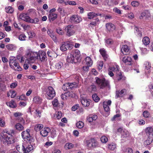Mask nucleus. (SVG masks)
Returning <instances> with one entry per match:
<instances>
[{
  "instance_id": "bf43d9fd",
  "label": "nucleus",
  "mask_w": 153,
  "mask_h": 153,
  "mask_svg": "<svg viewBox=\"0 0 153 153\" xmlns=\"http://www.w3.org/2000/svg\"><path fill=\"white\" fill-rule=\"evenodd\" d=\"M39 22V20L37 18H35L33 19H31L30 18L29 22L34 23H38Z\"/></svg>"
},
{
  "instance_id": "e433bc0d",
  "label": "nucleus",
  "mask_w": 153,
  "mask_h": 153,
  "mask_svg": "<svg viewBox=\"0 0 153 153\" xmlns=\"http://www.w3.org/2000/svg\"><path fill=\"white\" fill-rule=\"evenodd\" d=\"M107 147L110 150H114L116 148V145L114 143H112L109 144L107 146Z\"/></svg>"
},
{
  "instance_id": "a18cd8bd",
  "label": "nucleus",
  "mask_w": 153,
  "mask_h": 153,
  "mask_svg": "<svg viewBox=\"0 0 153 153\" xmlns=\"http://www.w3.org/2000/svg\"><path fill=\"white\" fill-rule=\"evenodd\" d=\"M105 40V45L108 47L109 46V45L113 43V41L111 39H106Z\"/></svg>"
},
{
  "instance_id": "680f3d73",
  "label": "nucleus",
  "mask_w": 153,
  "mask_h": 153,
  "mask_svg": "<svg viewBox=\"0 0 153 153\" xmlns=\"http://www.w3.org/2000/svg\"><path fill=\"white\" fill-rule=\"evenodd\" d=\"M52 104L54 107H57L59 104L58 100L57 99H55L52 101Z\"/></svg>"
},
{
  "instance_id": "dca6fc26",
  "label": "nucleus",
  "mask_w": 153,
  "mask_h": 153,
  "mask_svg": "<svg viewBox=\"0 0 153 153\" xmlns=\"http://www.w3.org/2000/svg\"><path fill=\"white\" fill-rule=\"evenodd\" d=\"M111 103V100L105 101L103 102V106L105 111L106 112H108L109 111V106L110 105Z\"/></svg>"
},
{
  "instance_id": "f03ea898",
  "label": "nucleus",
  "mask_w": 153,
  "mask_h": 153,
  "mask_svg": "<svg viewBox=\"0 0 153 153\" xmlns=\"http://www.w3.org/2000/svg\"><path fill=\"white\" fill-rule=\"evenodd\" d=\"M0 138L1 141L5 144H11L14 142V138L9 133L6 132L1 134Z\"/></svg>"
},
{
  "instance_id": "5701e85b",
  "label": "nucleus",
  "mask_w": 153,
  "mask_h": 153,
  "mask_svg": "<svg viewBox=\"0 0 153 153\" xmlns=\"http://www.w3.org/2000/svg\"><path fill=\"white\" fill-rule=\"evenodd\" d=\"M22 115V114L20 112H16L14 113L13 114L14 116L16 117H19V119L17 118V120H18L20 122H22L23 123H25V121L22 118L19 117L21 116Z\"/></svg>"
},
{
  "instance_id": "a878e982",
  "label": "nucleus",
  "mask_w": 153,
  "mask_h": 153,
  "mask_svg": "<svg viewBox=\"0 0 153 153\" xmlns=\"http://www.w3.org/2000/svg\"><path fill=\"white\" fill-rule=\"evenodd\" d=\"M32 112L34 113V116L36 118H39L41 117V112L37 109H35L33 110Z\"/></svg>"
},
{
  "instance_id": "79ce46f5",
  "label": "nucleus",
  "mask_w": 153,
  "mask_h": 153,
  "mask_svg": "<svg viewBox=\"0 0 153 153\" xmlns=\"http://www.w3.org/2000/svg\"><path fill=\"white\" fill-rule=\"evenodd\" d=\"M84 124L82 121H79L76 123V126L77 128H82L84 126Z\"/></svg>"
},
{
  "instance_id": "3c124183",
  "label": "nucleus",
  "mask_w": 153,
  "mask_h": 153,
  "mask_svg": "<svg viewBox=\"0 0 153 153\" xmlns=\"http://www.w3.org/2000/svg\"><path fill=\"white\" fill-rule=\"evenodd\" d=\"M100 140L101 142L103 143H106L108 141V137L105 136H102Z\"/></svg>"
},
{
  "instance_id": "f8f14e48",
  "label": "nucleus",
  "mask_w": 153,
  "mask_h": 153,
  "mask_svg": "<svg viewBox=\"0 0 153 153\" xmlns=\"http://www.w3.org/2000/svg\"><path fill=\"white\" fill-rule=\"evenodd\" d=\"M66 35L69 37L73 35L75 33V30L73 25H69L65 28Z\"/></svg>"
},
{
  "instance_id": "72a5a7b5",
  "label": "nucleus",
  "mask_w": 153,
  "mask_h": 153,
  "mask_svg": "<svg viewBox=\"0 0 153 153\" xmlns=\"http://www.w3.org/2000/svg\"><path fill=\"white\" fill-rule=\"evenodd\" d=\"M43 127V125L42 124H36L34 126V130L36 131H41Z\"/></svg>"
},
{
  "instance_id": "a19ab883",
  "label": "nucleus",
  "mask_w": 153,
  "mask_h": 153,
  "mask_svg": "<svg viewBox=\"0 0 153 153\" xmlns=\"http://www.w3.org/2000/svg\"><path fill=\"white\" fill-rule=\"evenodd\" d=\"M88 18L89 19H92L96 16V13L93 12L88 13L87 14Z\"/></svg>"
},
{
  "instance_id": "4468645a",
  "label": "nucleus",
  "mask_w": 153,
  "mask_h": 153,
  "mask_svg": "<svg viewBox=\"0 0 153 153\" xmlns=\"http://www.w3.org/2000/svg\"><path fill=\"white\" fill-rule=\"evenodd\" d=\"M86 144L89 148L94 147L97 145L96 141L94 139H91L86 141Z\"/></svg>"
},
{
  "instance_id": "c85d7f7f",
  "label": "nucleus",
  "mask_w": 153,
  "mask_h": 153,
  "mask_svg": "<svg viewBox=\"0 0 153 153\" xmlns=\"http://www.w3.org/2000/svg\"><path fill=\"white\" fill-rule=\"evenodd\" d=\"M81 102L82 104L85 107H87L89 105L90 101L85 98H82Z\"/></svg>"
},
{
  "instance_id": "9d476101",
  "label": "nucleus",
  "mask_w": 153,
  "mask_h": 153,
  "mask_svg": "<svg viewBox=\"0 0 153 153\" xmlns=\"http://www.w3.org/2000/svg\"><path fill=\"white\" fill-rule=\"evenodd\" d=\"M30 130L27 129L25 131H23L22 133V136L25 141L27 143L30 142L31 140V137L29 132Z\"/></svg>"
},
{
  "instance_id": "7ed1b4c3",
  "label": "nucleus",
  "mask_w": 153,
  "mask_h": 153,
  "mask_svg": "<svg viewBox=\"0 0 153 153\" xmlns=\"http://www.w3.org/2000/svg\"><path fill=\"white\" fill-rule=\"evenodd\" d=\"M16 58L13 56H11L9 58V62L10 66L12 69L19 71H21L22 68L19 65L18 63L16 60Z\"/></svg>"
},
{
  "instance_id": "de8ad7c7",
  "label": "nucleus",
  "mask_w": 153,
  "mask_h": 153,
  "mask_svg": "<svg viewBox=\"0 0 153 153\" xmlns=\"http://www.w3.org/2000/svg\"><path fill=\"white\" fill-rule=\"evenodd\" d=\"M143 116L146 118H148L150 117V113L147 111H145L143 112Z\"/></svg>"
},
{
  "instance_id": "09e8293b",
  "label": "nucleus",
  "mask_w": 153,
  "mask_h": 153,
  "mask_svg": "<svg viewBox=\"0 0 153 153\" xmlns=\"http://www.w3.org/2000/svg\"><path fill=\"white\" fill-rule=\"evenodd\" d=\"M92 98L96 102H98L100 100V98L96 94L93 95Z\"/></svg>"
},
{
  "instance_id": "f704fd0d",
  "label": "nucleus",
  "mask_w": 153,
  "mask_h": 153,
  "mask_svg": "<svg viewBox=\"0 0 153 153\" xmlns=\"http://www.w3.org/2000/svg\"><path fill=\"white\" fill-rule=\"evenodd\" d=\"M96 86L94 85H90L88 88V91L91 93L95 92L96 91Z\"/></svg>"
},
{
  "instance_id": "f257e3e1",
  "label": "nucleus",
  "mask_w": 153,
  "mask_h": 153,
  "mask_svg": "<svg viewBox=\"0 0 153 153\" xmlns=\"http://www.w3.org/2000/svg\"><path fill=\"white\" fill-rule=\"evenodd\" d=\"M26 62L28 63L35 62L37 59H39L41 62H43L47 59L46 52L43 50H39L35 52L30 49H28L26 53Z\"/></svg>"
},
{
  "instance_id": "c9c22d12",
  "label": "nucleus",
  "mask_w": 153,
  "mask_h": 153,
  "mask_svg": "<svg viewBox=\"0 0 153 153\" xmlns=\"http://www.w3.org/2000/svg\"><path fill=\"white\" fill-rule=\"evenodd\" d=\"M33 101L34 102L37 104H39L42 102V99L39 97H35L33 98Z\"/></svg>"
},
{
  "instance_id": "c756f323",
  "label": "nucleus",
  "mask_w": 153,
  "mask_h": 153,
  "mask_svg": "<svg viewBox=\"0 0 153 153\" xmlns=\"http://www.w3.org/2000/svg\"><path fill=\"white\" fill-rule=\"evenodd\" d=\"M15 128L16 130L19 131H22L24 128L23 126L19 123H16L15 125Z\"/></svg>"
},
{
  "instance_id": "1a4fd4ad",
  "label": "nucleus",
  "mask_w": 153,
  "mask_h": 153,
  "mask_svg": "<svg viewBox=\"0 0 153 153\" xmlns=\"http://www.w3.org/2000/svg\"><path fill=\"white\" fill-rule=\"evenodd\" d=\"M77 87V85L76 82L68 83L64 84L62 87V88L64 91H70L72 88H76Z\"/></svg>"
},
{
  "instance_id": "6e6d98bb",
  "label": "nucleus",
  "mask_w": 153,
  "mask_h": 153,
  "mask_svg": "<svg viewBox=\"0 0 153 153\" xmlns=\"http://www.w3.org/2000/svg\"><path fill=\"white\" fill-rule=\"evenodd\" d=\"M56 117L58 119H60L62 116V113L61 111L56 112L55 113Z\"/></svg>"
},
{
  "instance_id": "4be33fe9",
  "label": "nucleus",
  "mask_w": 153,
  "mask_h": 153,
  "mask_svg": "<svg viewBox=\"0 0 153 153\" xmlns=\"http://www.w3.org/2000/svg\"><path fill=\"white\" fill-rule=\"evenodd\" d=\"M126 94V90L123 89L121 91L116 92V97L117 98L118 97H123Z\"/></svg>"
},
{
  "instance_id": "39448f33",
  "label": "nucleus",
  "mask_w": 153,
  "mask_h": 153,
  "mask_svg": "<svg viewBox=\"0 0 153 153\" xmlns=\"http://www.w3.org/2000/svg\"><path fill=\"white\" fill-rule=\"evenodd\" d=\"M95 79L97 83L101 88L108 86L109 84L108 81L105 80L104 78L101 79L96 77L95 78Z\"/></svg>"
},
{
  "instance_id": "2f4dec72",
  "label": "nucleus",
  "mask_w": 153,
  "mask_h": 153,
  "mask_svg": "<svg viewBox=\"0 0 153 153\" xmlns=\"http://www.w3.org/2000/svg\"><path fill=\"white\" fill-rule=\"evenodd\" d=\"M7 105L10 108H15L16 107L17 105L15 102L13 100H11L10 102H7Z\"/></svg>"
},
{
  "instance_id": "412c9836",
  "label": "nucleus",
  "mask_w": 153,
  "mask_h": 153,
  "mask_svg": "<svg viewBox=\"0 0 153 153\" xmlns=\"http://www.w3.org/2000/svg\"><path fill=\"white\" fill-rule=\"evenodd\" d=\"M122 60L123 62L129 65H132V59L130 56H124L122 59Z\"/></svg>"
},
{
  "instance_id": "a211bd4d",
  "label": "nucleus",
  "mask_w": 153,
  "mask_h": 153,
  "mask_svg": "<svg viewBox=\"0 0 153 153\" xmlns=\"http://www.w3.org/2000/svg\"><path fill=\"white\" fill-rule=\"evenodd\" d=\"M121 52L124 55H127L130 53L129 49L128 47L126 45H124L122 46Z\"/></svg>"
},
{
  "instance_id": "4c0bfd02",
  "label": "nucleus",
  "mask_w": 153,
  "mask_h": 153,
  "mask_svg": "<svg viewBox=\"0 0 153 153\" xmlns=\"http://www.w3.org/2000/svg\"><path fill=\"white\" fill-rule=\"evenodd\" d=\"M85 61L86 64L88 66H91L92 65V62L91 58L89 57H86L85 59Z\"/></svg>"
},
{
  "instance_id": "0e129e2a",
  "label": "nucleus",
  "mask_w": 153,
  "mask_h": 153,
  "mask_svg": "<svg viewBox=\"0 0 153 153\" xmlns=\"http://www.w3.org/2000/svg\"><path fill=\"white\" fill-rule=\"evenodd\" d=\"M57 10L63 16L65 15V13L62 8L59 7L57 9Z\"/></svg>"
},
{
  "instance_id": "423d86ee",
  "label": "nucleus",
  "mask_w": 153,
  "mask_h": 153,
  "mask_svg": "<svg viewBox=\"0 0 153 153\" xmlns=\"http://www.w3.org/2000/svg\"><path fill=\"white\" fill-rule=\"evenodd\" d=\"M109 69V70L112 71L116 73L117 79L118 80H120L122 79V74L119 70V66L115 64L112 66L110 67Z\"/></svg>"
},
{
  "instance_id": "9b49d317",
  "label": "nucleus",
  "mask_w": 153,
  "mask_h": 153,
  "mask_svg": "<svg viewBox=\"0 0 153 153\" xmlns=\"http://www.w3.org/2000/svg\"><path fill=\"white\" fill-rule=\"evenodd\" d=\"M26 142H24L22 145L21 150L24 153H27L30 152L33 149V147L31 144H26Z\"/></svg>"
},
{
  "instance_id": "393cba45",
  "label": "nucleus",
  "mask_w": 153,
  "mask_h": 153,
  "mask_svg": "<svg viewBox=\"0 0 153 153\" xmlns=\"http://www.w3.org/2000/svg\"><path fill=\"white\" fill-rule=\"evenodd\" d=\"M153 140V135L152 134H150L149 135L147 140L144 142V145L147 146L150 144Z\"/></svg>"
},
{
  "instance_id": "5fc2aeb1",
  "label": "nucleus",
  "mask_w": 153,
  "mask_h": 153,
  "mask_svg": "<svg viewBox=\"0 0 153 153\" xmlns=\"http://www.w3.org/2000/svg\"><path fill=\"white\" fill-rule=\"evenodd\" d=\"M97 65L98 68L99 69H101L103 66V63L102 61H100L97 62Z\"/></svg>"
},
{
  "instance_id": "6ab92c4d",
  "label": "nucleus",
  "mask_w": 153,
  "mask_h": 153,
  "mask_svg": "<svg viewBox=\"0 0 153 153\" xmlns=\"http://www.w3.org/2000/svg\"><path fill=\"white\" fill-rule=\"evenodd\" d=\"M19 18L23 20L26 22H29L30 17L28 16L27 13H21L19 16Z\"/></svg>"
},
{
  "instance_id": "2eb2a0df",
  "label": "nucleus",
  "mask_w": 153,
  "mask_h": 153,
  "mask_svg": "<svg viewBox=\"0 0 153 153\" xmlns=\"http://www.w3.org/2000/svg\"><path fill=\"white\" fill-rule=\"evenodd\" d=\"M74 96V94L72 92H68L61 94V97L64 100L67 99L68 97H72Z\"/></svg>"
},
{
  "instance_id": "8fccbe9b",
  "label": "nucleus",
  "mask_w": 153,
  "mask_h": 153,
  "mask_svg": "<svg viewBox=\"0 0 153 153\" xmlns=\"http://www.w3.org/2000/svg\"><path fill=\"white\" fill-rule=\"evenodd\" d=\"M56 32L57 33L61 35H63L64 33V31L60 27H58L57 28Z\"/></svg>"
},
{
  "instance_id": "774afa93",
  "label": "nucleus",
  "mask_w": 153,
  "mask_h": 153,
  "mask_svg": "<svg viewBox=\"0 0 153 153\" xmlns=\"http://www.w3.org/2000/svg\"><path fill=\"white\" fill-rule=\"evenodd\" d=\"M22 145H17L16 147V149L17 150V151L19 152H18L20 153V152H21L22 151H22L21 150V149H22Z\"/></svg>"
},
{
  "instance_id": "37998d69",
  "label": "nucleus",
  "mask_w": 153,
  "mask_h": 153,
  "mask_svg": "<svg viewBox=\"0 0 153 153\" xmlns=\"http://www.w3.org/2000/svg\"><path fill=\"white\" fill-rule=\"evenodd\" d=\"M100 21L98 19H97L95 21L92 22L89 24V25L92 27L94 26L99 23Z\"/></svg>"
},
{
  "instance_id": "20e7f679",
  "label": "nucleus",
  "mask_w": 153,
  "mask_h": 153,
  "mask_svg": "<svg viewBox=\"0 0 153 153\" xmlns=\"http://www.w3.org/2000/svg\"><path fill=\"white\" fill-rule=\"evenodd\" d=\"M74 45V44L71 41H68L63 42L60 47V50L62 51H66L67 49H71Z\"/></svg>"
},
{
  "instance_id": "b1692460",
  "label": "nucleus",
  "mask_w": 153,
  "mask_h": 153,
  "mask_svg": "<svg viewBox=\"0 0 153 153\" xmlns=\"http://www.w3.org/2000/svg\"><path fill=\"white\" fill-rule=\"evenodd\" d=\"M106 27L107 30L109 31H112L115 29V26L114 24L109 23L106 24Z\"/></svg>"
},
{
  "instance_id": "6e6552de",
  "label": "nucleus",
  "mask_w": 153,
  "mask_h": 153,
  "mask_svg": "<svg viewBox=\"0 0 153 153\" xmlns=\"http://www.w3.org/2000/svg\"><path fill=\"white\" fill-rule=\"evenodd\" d=\"M117 132L121 134L122 138L124 139H127L130 135L129 131L126 129H123L121 128H119L117 129Z\"/></svg>"
},
{
  "instance_id": "ddd939ff",
  "label": "nucleus",
  "mask_w": 153,
  "mask_h": 153,
  "mask_svg": "<svg viewBox=\"0 0 153 153\" xmlns=\"http://www.w3.org/2000/svg\"><path fill=\"white\" fill-rule=\"evenodd\" d=\"M71 53L76 62L80 60V51L78 50H76L75 51H73L71 52Z\"/></svg>"
},
{
  "instance_id": "f3484780",
  "label": "nucleus",
  "mask_w": 153,
  "mask_h": 153,
  "mask_svg": "<svg viewBox=\"0 0 153 153\" xmlns=\"http://www.w3.org/2000/svg\"><path fill=\"white\" fill-rule=\"evenodd\" d=\"M50 131V128L48 127H44L40 131V134L43 137L47 136Z\"/></svg>"
},
{
  "instance_id": "603ef678",
  "label": "nucleus",
  "mask_w": 153,
  "mask_h": 153,
  "mask_svg": "<svg viewBox=\"0 0 153 153\" xmlns=\"http://www.w3.org/2000/svg\"><path fill=\"white\" fill-rule=\"evenodd\" d=\"M145 67L146 69L149 70L151 67V65L148 62H146L144 63Z\"/></svg>"
},
{
  "instance_id": "aec40b11",
  "label": "nucleus",
  "mask_w": 153,
  "mask_h": 153,
  "mask_svg": "<svg viewBox=\"0 0 153 153\" xmlns=\"http://www.w3.org/2000/svg\"><path fill=\"white\" fill-rule=\"evenodd\" d=\"M71 19L72 22L76 23H79L82 20V18L76 15H74L71 16Z\"/></svg>"
},
{
  "instance_id": "0eeeda50",
  "label": "nucleus",
  "mask_w": 153,
  "mask_h": 153,
  "mask_svg": "<svg viewBox=\"0 0 153 153\" xmlns=\"http://www.w3.org/2000/svg\"><path fill=\"white\" fill-rule=\"evenodd\" d=\"M46 97L49 99H52L55 95V92L52 87H49L46 90Z\"/></svg>"
},
{
  "instance_id": "338daca9",
  "label": "nucleus",
  "mask_w": 153,
  "mask_h": 153,
  "mask_svg": "<svg viewBox=\"0 0 153 153\" xmlns=\"http://www.w3.org/2000/svg\"><path fill=\"white\" fill-rule=\"evenodd\" d=\"M1 89H0V91H4L5 90L6 88V85L4 84L3 83H2V82H1Z\"/></svg>"
},
{
  "instance_id": "cd10ccee",
  "label": "nucleus",
  "mask_w": 153,
  "mask_h": 153,
  "mask_svg": "<svg viewBox=\"0 0 153 153\" xmlns=\"http://www.w3.org/2000/svg\"><path fill=\"white\" fill-rule=\"evenodd\" d=\"M67 61L70 63H76V62L73 58L71 52L68 55L67 58Z\"/></svg>"
},
{
  "instance_id": "4d7b16f0",
  "label": "nucleus",
  "mask_w": 153,
  "mask_h": 153,
  "mask_svg": "<svg viewBox=\"0 0 153 153\" xmlns=\"http://www.w3.org/2000/svg\"><path fill=\"white\" fill-rule=\"evenodd\" d=\"M146 131L147 133L149 134V135L150 134H152V133L153 132V128L151 127H148L146 129Z\"/></svg>"
},
{
  "instance_id": "69168bd1",
  "label": "nucleus",
  "mask_w": 153,
  "mask_h": 153,
  "mask_svg": "<svg viewBox=\"0 0 153 153\" xmlns=\"http://www.w3.org/2000/svg\"><path fill=\"white\" fill-rule=\"evenodd\" d=\"M139 4V2L137 1H134L131 2V5L134 7L138 6Z\"/></svg>"
},
{
  "instance_id": "ea45409f",
  "label": "nucleus",
  "mask_w": 153,
  "mask_h": 153,
  "mask_svg": "<svg viewBox=\"0 0 153 153\" xmlns=\"http://www.w3.org/2000/svg\"><path fill=\"white\" fill-rule=\"evenodd\" d=\"M143 42L144 45H148L150 43V39L147 36L144 37L143 39Z\"/></svg>"
},
{
  "instance_id": "13d9d810",
  "label": "nucleus",
  "mask_w": 153,
  "mask_h": 153,
  "mask_svg": "<svg viewBox=\"0 0 153 153\" xmlns=\"http://www.w3.org/2000/svg\"><path fill=\"white\" fill-rule=\"evenodd\" d=\"M123 151L125 153H133V150L131 148H128L125 149Z\"/></svg>"
},
{
  "instance_id": "864d4df0",
  "label": "nucleus",
  "mask_w": 153,
  "mask_h": 153,
  "mask_svg": "<svg viewBox=\"0 0 153 153\" xmlns=\"http://www.w3.org/2000/svg\"><path fill=\"white\" fill-rule=\"evenodd\" d=\"M63 64L62 62H59L56 64L55 66L57 69H60L62 68L63 66Z\"/></svg>"
},
{
  "instance_id": "49530a36",
  "label": "nucleus",
  "mask_w": 153,
  "mask_h": 153,
  "mask_svg": "<svg viewBox=\"0 0 153 153\" xmlns=\"http://www.w3.org/2000/svg\"><path fill=\"white\" fill-rule=\"evenodd\" d=\"M6 12L7 13H12L13 11V8L11 6H8L5 7Z\"/></svg>"
},
{
  "instance_id": "473e14b6",
  "label": "nucleus",
  "mask_w": 153,
  "mask_h": 153,
  "mask_svg": "<svg viewBox=\"0 0 153 153\" xmlns=\"http://www.w3.org/2000/svg\"><path fill=\"white\" fill-rule=\"evenodd\" d=\"M57 18V15L56 13H50L48 16V18L50 20L53 21Z\"/></svg>"
},
{
  "instance_id": "052dcab7",
  "label": "nucleus",
  "mask_w": 153,
  "mask_h": 153,
  "mask_svg": "<svg viewBox=\"0 0 153 153\" xmlns=\"http://www.w3.org/2000/svg\"><path fill=\"white\" fill-rule=\"evenodd\" d=\"M50 36L55 42L56 43L57 42V38L54 34L53 33Z\"/></svg>"
},
{
  "instance_id": "c03bdc74",
  "label": "nucleus",
  "mask_w": 153,
  "mask_h": 153,
  "mask_svg": "<svg viewBox=\"0 0 153 153\" xmlns=\"http://www.w3.org/2000/svg\"><path fill=\"white\" fill-rule=\"evenodd\" d=\"M26 38V36L23 33L20 34L18 36V39L21 41H25Z\"/></svg>"
},
{
  "instance_id": "e2e57ef3",
  "label": "nucleus",
  "mask_w": 153,
  "mask_h": 153,
  "mask_svg": "<svg viewBox=\"0 0 153 153\" xmlns=\"http://www.w3.org/2000/svg\"><path fill=\"white\" fill-rule=\"evenodd\" d=\"M10 94H11L10 97L11 98L14 97L16 94V91L13 90H11L10 91Z\"/></svg>"
},
{
  "instance_id": "bb28decb",
  "label": "nucleus",
  "mask_w": 153,
  "mask_h": 153,
  "mask_svg": "<svg viewBox=\"0 0 153 153\" xmlns=\"http://www.w3.org/2000/svg\"><path fill=\"white\" fill-rule=\"evenodd\" d=\"M100 52L105 60H106L108 58V56L106 54V51L104 48L100 49Z\"/></svg>"
},
{
  "instance_id": "7c9ffc66",
  "label": "nucleus",
  "mask_w": 153,
  "mask_h": 153,
  "mask_svg": "<svg viewBox=\"0 0 153 153\" xmlns=\"http://www.w3.org/2000/svg\"><path fill=\"white\" fill-rule=\"evenodd\" d=\"M7 49L10 51H14L15 50L16 48V46L14 45L11 44H9L6 46Z\"/></svg>"
},
{
  "instance_id": "58836bf2",
  "label": "nucleus",
  "mask_w": 153,
  "mask_h": 153,
  "mask_svg": "<svg viewBox=\"0 0 153 153\" xmlns=\"http://www.w3.org/2000/svg\"><path fill=\"white\" fill-rule=\"evenodd\" d=\"M74 145L71 143H68L65 144L64 148L66 150L71 149L74 147Z\"/></svg>"
}]
</instances>
